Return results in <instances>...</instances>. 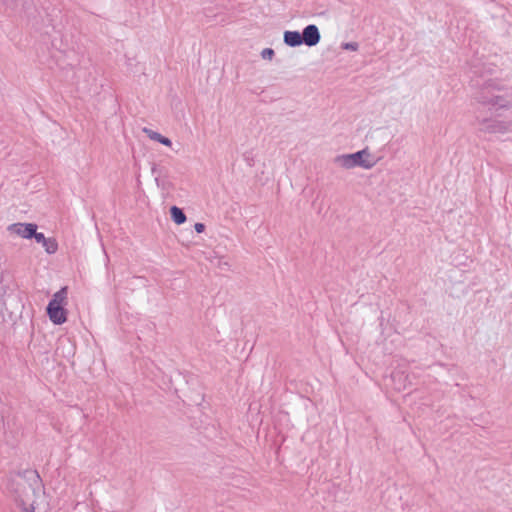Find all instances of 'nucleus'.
<instances>
[{
	"label": "nucleus",
	"instance_id": "11",
	"mask_svg": "<svg viewBox=\"0 0 512 512\" xmlns=\"http://www.w3.org/2000/svg\"><path fill=\"white\" fill-rule=\"evenodd\" d=\"M42 246L48 254H55L58 250V243L55 238H47Z\"/></svg>",
	"mask_w": 512,
	"mask_h": 512
},
{
	"label": "nucleus",
	"instance_id": "4",
	"mask_svg": "<svg viewBox=\"0 0 512 512\" xmlns=\"http://www.w3.org/2000/svg\"><path fill=\"white\" fill-rule=\"evenodd\" d=\"M67 290L62 288L57 291L47 306V314L49 319L55 325H61L67 320V312L64 309L66 304Z\"/></svg>",
	"mask_w": 512,
	"mask_h": 512
},
{
	"label": "nucleus",
	"instance_id": "10",
	"mask_svg": "<svg viewBox=\"0 0 512 512\" xmlns=\"http://www.w3.org/2000/svg\"><path fill=\"white\" fill-rule=\"evenodd\" d=\"M170 216H171V219L173 220V222L177 225H181V224L185 223L186 219H187L186 215L184 214L182 209H180L177 206H172L170 208Z\"/></svg>",
	"mask_w": 512,
	"mask_h": 512
},
{
	"label": "nucleus",
	"instance_id": "13",
	"mask_svg": "<svg viewBox=\"0 0 512 512\" xmlns=\"http://www.w3.org/2000/svg\"><path fill=\"white\" fill-rule=\"evenodd\" d=\"M38 228H34V235L33 238L36 240L37 243H40L41 245L45 242L47 239L43 233L37 232Z\"/></svg>",
	"mask_w": 512,
	"mask_h": 512
},
{
	"label": "nucleus",
	"instance_id": "15",
	"mask_svg": "<svg viewBox=\"0 0 512 512\" xmlns=\"http://www.w3.org/2000/svg\"><path fill=\"white\" fill-rule=\"evenodd\" d=\"M194 229L197 233H202L205 230V225L203 223H196Z\"/></svg>",
	"mask_w": 512,
	"mask_h": 512
},
{
	"label": "nucleus",
	"instance_id": "6",
	"mask_svg": "<svg viewBox=\"0 0 512 512\" xmlns=\"http://www.w3.org/2000/svg\"><path fill=\"white\" fill-rule=\"evenodd\" d=\"M34 228H38L35 223H13L7 227V232L14 237L29 240L33 238Z\"/></svg>",
	"mask_w": 512,
	"mask_h": 512
},
{
	"label": "nucleus",
	"instance_id": "7",
	"mask_svg": "<svg viewBox=\"0 0 512 512\" xmlns=\"http://www.w3.org/2000/svg\"><path fill=\"white\" fill-rule=\"evenodd\" d=\"M301 34L303 38V44L309 47L316 46L320 42V31L319 28L314 24L306 26Z\"/></svg>",
	"mask_w": 512,
	"mask_h": 512
},
{
	"label": "nucleus",
	"instance_id": "3",
	"mask_svg": "<svg viewBox=\"0 0 512 512\" xmlns=\"http://www.w3.org/2000/svg\"><path fill=\"white\" fill-rule=\"evenodd\" d=\"M379 159L366 147L354 153L339 154L333 159L334 164L343 170L361 168L370 170L374 168Z\"/></svg>",
	"mask_w": 512,
	"mask_h": 512
},
{
	"label": "nucleus",
	"instance_id": "2",
	"mask_svg": "<svg viewBox=\"0 0 512 512\" xmlns=\"http://www.w3.org/2000/svg\"><path fill=\"white\" fill-rule=\"evenodd\" d=\"M14 500L22 512H48L50 504L41 479L31 472L27 479H20L13 491Z\"/></svg>",
	"mask_w": 512,
	"mask_h": 512
},
{
	"label": "nucleus",
	"instance_id": "9",
	"mask_svg": "<svg viewBox=\"0 0 512 512\" xmlns=\"http://www.w3.org/2000/svg\"><path fill=\"white\" fill-rule=\"evenodd\" d=\"M143 133L146 134V136L152 140V141H155V142H158L166 147H171L172 146V142L169 138L163 136L162 134L158 133L157 131H154L152 129H149V128H143Z\"/></svg>",
	"mask_w": 512,
	"mask_h": 512
},
{
	"label": "nucleus",
	"instance_id": "8",
	"mask_svg": "<svg viewBox=\"0 0 512 512\" xmlns=\"http://www.w3.org/2000/svg\"><path fill=\"white\" fill-rule=\"evenodd\" d=\"M283 42L289 47H298L303 44L302 34L298 31H285L283 33Z\"/></svg>",
	"mask_w": 512,
	"mask_h": 512
},
{
	"label": "nucleus",
	"instance_id": "14",
	"mask_svg": "<svg viewBox=\"0 0 512 512\" xmlns=\"http://www.w3.org/2000/svg\"><path fill=\"white\" fill-rule=\"evenodd\" d=\"M342 48L345 50L357 51L358 44L356 42H348V43L342 44Z\"/></svg>",
	"mask_w": 512,
	"mask_h": 512
},
{
	"label": "nucleus",
	"instance_id": "1",
	"mask_svg": "<svg viewBox=\"0 0 512 512\" xmlns=\"http://www.w3.org/2000/svg\"><path fill=\"white\" fill-rule=\"evenodd\" d=\"M473 102L481 107H487L490 116L479 114L475 117L478 130L489 135H506L512 132V118L503 116L502 112L512 110V98L506 95L492 94L483 88L472 96Z\"/></svg>",
	"mask_w": 512,
	"mask_h": 512
},
{
	"label": "nucleus",
	"instance_id": "12",
	"mask_svg": "<svg viewBox=\"0 0 512 512\" xmlns=\"http://www.w3.org/2000/svg\"><path fill=\"white\" fill-rule=\"evenodd\" d=\"M260 55L263 60L272 61L275 56V52L272 48H265L261 51Z\"/></svg>",
	"mask_w": 512,
	"mask_h": 512
},
{
	"label": "nucleus",
	"instance_id": "5",
	"mask_svg": "<svg viewBox=\"0 0 512 512\" xmlns=\"http://www.w3.org/2000/svg\"><path fill=\"white\" fill-rule=\"evenodd\" d=\"M22 309L23 303L18 295H8L1 304V311L8 312L12 321L20 317Z\"/></svg>",
	"mask_w": 512,
	"mask_h": 512
}]
</instances>
